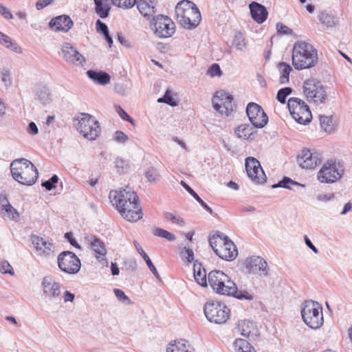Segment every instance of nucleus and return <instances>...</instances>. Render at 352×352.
Here are the masks:
<instances>
[{
  "instance_id": "obj_34",
  "label": "nucleus",
  "mask_w": 352,
  "mask_h": 352,
  "mask_svg": "<svg viewBox=\"0 0 352 352\" xmlns=\"http://www.w3.org/2000/svg\"><path fill=\"white\" fill-rule=\"evenodd\" d=\"M194 277L196 282L202 287H206L208 282L206 277V272L204 269H201L199 265L197 267L195 264L194 265Z\"/></svg>"
},
{
  "instance_id": "obj_28",
  "label": "nucleus",
  "mask_w": 352,
  "mask_h": 352,
  "mask_svg": "<svg viewBox=\"0 0 352 352\" xmlns=\"http://www.w3.org/2000/svg\"><path fill=\"white\" fill-rule=\"evenodd\" d=\"M34 94L36 99L43 104H47L52 101L50 89L45 85L36 86L34 89Z\"/></svg>"
},
{
  "instance_id": "obj_18",
  "label": "nucleus",
  "mask_w": 352,
  "mask_h": 352,
  "mask_svg": "<svg viewBox=\"0 0 352 352\" xmlns=\"http://www.w3.org/2000/svg\"><path fill=\"white\" fill-rule=\"evenodd\" d=\"M62 54L65 60L75 66L82 67L85 58L69 43H65L62 46Z\"/></svg>"
},
{
  "instance_id": "obj_44",
  "label": "nucleus",
  "mask_w": 352,
  "mask_h": 352,
  "mask_svg": "<svg viewBox=\"0 0 352 352\" xmlns=\"http://www.w3.org/2000/svg\"><path fill=\"white\" fill-rule=\"evenodd\" d=\"M157 102L160 103H166L171 107L177 105V102L171 96L170 89H167L163 97L158 98Z\"/></svg>"
},
{
  "instance_id": "obj_33",
  "label": "nucleus",
  "mask_w": 352,
  "mask_h": 352,
  "mask_svg": "<svg viewBox=\"0 0 352 352\" xmlns=\"http://www.w3.org/2000/svg\"><path fill=\"white\" fill-rule=\"evenodd\" d=\"M236 352H256L254 347L246 340L241 338L236 339L234 342Z\"/></svg>"
},
{
  "instance_id": "obj_14",
  "label": "nucleus",
  "mask_w": 352,
  "mask_h": 352,
  "mask_svg": "<svg viewBox=\"0 0 352 352\" xmlns=\"http://www.w3.org/2000/svg\"><path fill=\"white\" fill-rule=\"evenodd\" d=\"M59 269L69 274H77L81 267V262L76 254L70 251H63L57 257Z\"/></svg>"
},
{
  "instance_id": "obj_57",
  "label": "nucleus",
  "mask_w": 352,
  "mask_h": 352,
  "mask_svg": "<svg viewBox=\"0 0 352 352\" xmlns=\"http://www.w3.org/2000/svg\"><path fill=\"white\" fill-rule=\"evenodd\" d=\"M115 164L116 168H117V171L119 173H124V172L126 171V164L123 160L117 158L116 160Z\"/></svg>"
},
{
  "instance_id": "obj_10",
  "label": "nucleus",
  "mask_w": 352,
  "mask_h": 352,
  "mask_svg": "<svg viewBox=\"0 0 352 352\" xmlns=\"http://www.w3.org/2000/svg\"><path fill=\"white\" fill-rule=\"evenodd\" d=\"M76 121L77 122L75 124V126L77 131L86 139L94 140L98 136L100 128L99 122L94 116L88 113H81L76 119Z\"/></svg>"
},
{
  "instance_id": "obj_61",
  "label": "nucleus",
  "mask_w": 352,
  "mask_h": 352,
  "mask_svg": "<svg viewBox=\"0 0 352 352\" xmlns=\"http://www.w3.org/2000/svg\"><path fill=\"white\" fill-rule=\"evenodd\" d=\"M128 136L120 131H117L115 133V140L120 143H124L128 140Z\"/></svg>"
},
{
  "instance_id": "obj_55",
  "label": "nucleus",
  "mask_w": 352,
  "mask_h": 352,
  "mask_svg": "<svg viewBox=\"0 0 352 352\" xmlns=\"http://www.w3.org/2000/svg\"><path fill=\"white\" fill-rule=\"evenodd\" d=\"M145 176L149 182H155L157 179L158 174L155 169L149 168L146 173Z\"/></svg>"
},
{
  "instance_id": "obj_16",
  "label": "nucleus",
  "mask_w": 352,
  "mask_h": 352,
  "mask_svg": "<svg viewBox=\"0 0 352 352\" xmlns=\"http://www.w3.org/2000/svg\"><path fill=\"white\" fill-rule=\"evenodd\" d=\"M246 113L251 124L255 128H263L268 122L267 116L262 107L255 102L248 103Z\"/></svg>"
},
{
  "instance_id": "obj_8",
  "label": "nucleus",
  "mask_w": 352,
  "mask_h": 352,
  "mask_svg": "<svg viewBox=\"0 0 352 352\" xmlns=\"http://www.w3.org/2000/svg\"><path fill=\"white\" fill-rule=\"evenodd\" d=\"M343 164L335 160H329L323 164L317 174V179L320 183L332 184L340 179L344 175Z\"/></svg>"
},
{
  "instance_id": "obj_46",
  "label": "nucleus",
  "mask_w": 352,
  "mask_h": 352,
  "mask_svg": "<svg viewBox=\"0 0 352 352\" xmlns=\"http://www.w3.org/2000/svg\"><path fill=\"white\" fill-rule=\"evenodd\" d=\"M292 89L291 87H284L278 90L276 96L278 101L282 104L286 102V98L292 94Z\"/></svg>"
},
{
  "instance_id": "obj_42",
  "label": "nucleus",
  "mask_w": 352,
  "mask_h": 352,
  "mask_svg": "<svg viewBox=\"0 0 352 352\" xmlns=\"http://www.w3.org/2000/svg\"><path fill=\"white\" fill-rule=\"evenodd\" d=\"M1 212L5 214L8 218L12 220H15L19 217L18 212L10 204L6 206L3 205L1 208Z\"/></svg>"
},
{
  "instance_id": "obj_22",
  "label": "nucleus",
  "mask_w": 352,
  "mask_h": 352,
  "mask_svg": "<svg viewBox=\"0 0 352 352\" xmlns=\"http://www.w3.org/2000/svg\"><path fill=\"white\" fill-rule=\"evenodd\" d=\"M32 243L40 256H49L54 252L55 247L51 241L38 236H32Z\"/></svg>"
},
{
  "instance_id": "obj_3",
  "label": "nucleus",
  "mask_w": 352,
  "mask_h": 352,
  "mask_svg": "<svg viewBox=\"0 0 352 352\" xmlns=\"http://www.w3.org/2000/svg\"><path fill=\"white\" fill-rule=\"evenodd\" d=\"M10 170L13 179L23 185H33L38 177L36 168L30 160L25 158L12 161Z\"/></svg>"
},
{
  "instance_id": "obj_20",
  "label": "nucleus",
  "mask_w": 352,
  "mask_h": 352,
  "mask_svg": "<svg viewBox=\"0 0 352 352\" xmlns=\"http://www.w3.org/2000/svg\"><path fill=\"white\" fill-rule=\"evenodd\" d=\"M246 267L248 271L253 274L261 276H267L268 267L267 262L261 257L253 256L246 260Z\"/></svg>"
},
{
  "instance_id": "obj_13",
  "label": "nucleus",
  "mask_w": 352,
  "mask_h": 352,
  "mask_svg": "<svg viewBox=\"0 0 352 352\" xmlns=\"http://www.w3.org/2000/svg\"><path fill=\"white\" fill-rule=\"evenodd\" d=\"M151 29L159 38L170 37L175 31L174 22L167 16L158 14L151 21Z\"/></svg>"
},
{
  "instance_id": "obj_30",
  "label": "nucleus",
  "mask_w": 352,
  "mask_h": 352,
  "mask_svg": "<svg viewBox=\"0 0 352 352\" xmlns=\"http://www.w3.org/2000/svg\"><path fill=\"white\" fill-rule=\"evenodd\" d=\"M95 12L100 18H107L109 14L111 6L109 0H94Z\"/></svg>"
},
{
  "instance_id": "obj_27",
  "label": "nucleus",
  "mask_w": 352,
  "mask_h": 352,
  "mask_svg": "<svg viewBox=\"0 0 352 352\" xmlns=\"http://www.w3.org/2000/svg\"><path fill=\"white\" fill-rule=\"evenodd\" d=\"M249 8L252 19L257 23H262L266 20L268 12L265 6L254 1L249 5Z\"/></svg>"
},
{
  "instance_id": "obj_62",
  "label": "nucleus",
  "mask_w": 352,
  "mask_h": 352,
  "mask_svg": "<svg viewBox=\"0 0 352 352\" xmlns=\"http://www.w3.org/2000/svg\"><path fill=\"white\" fill-rule=\"evenodd\" d=\"M65 239H67V241L69 242V243L78 248V249H80V246L79 245V244L77 243V241H76V239L73 237V234L72 232H66L65 234Z\"/></svg>"
},
{
  "instance_id": "obj_38",
  "label": "nucleus",
  "mask_w": 352,
  "mask_h": 352,
  "mask_svg": "<svg viewBox=\"0 0 352 352\" xmlns=\"http://www.w3.org/2000/svg\"><path fill=\"white\" fill-rule=\"evenodd\" d=\"M318 19L320 23L325 25L327 28H332L336 26L337 21L335 16L331 14L326 12H322L318 16Z\"/></svg>"
},
{
  "instance_id": "obj_35",
  "label": "nucleus",
  "mask_w": 352,
  "mask_h": 352,
  "mask_svg": "<svg viewBox=\"0 0 352 352\" xmlns=\"http://www.w3.org/2000/svg\"><path fill=\"white\" fill-rule=\"evenodd\" d=\"M278 67L280 72V82L281 84L287 83L289 82L290 72L292 70L291 66L289 64L282 62L278 64Z\"/></svg>"
},
{
  "instance_id": "obj_56",
  "label": "nucleus",
  "mask_w": 352,
  "mask_h": 352,
  "mask_svg": "<svg viewBox=\"0 0 352 352\" xmlns=\"http://www.w3.org/2000/svg\"><path fill=\"white\" fill-rule=\"evenodd\" d=\"M116 111L120 117L133 124V120L127 114V113L120 106L116 107Z\"/></svg>"
},
{
  "instance_id": "obj_2",
  "label": "nucleus",
  "mask_w": 352,
  "mask_h": 352,
  "mask_svg": "<svg viewBox=\"0 0 352 352\" xmlns=\"http://www.w3.org/2000/svg\"><path fill=\"white\" fill-rule=\"evenodd\" d=\"M317 61V51L310 43L304 41L295 43L292 51V65L296 69L312 67Z\"/></svg>"
},
{
  "instance_id": "obj_6",
  "label": "nucleus",
  "mask_w": 352,
  "mask_h": 352,
  "mask_svg": "<svg viewBox=\"0 0 352 352\" xmlns=\"http://www.w3.org/2000/svg\"><path fill=\"white\" fill-rule=\"evenodd\" d=\"M208 280L212 290L217 294L232 296L236 292L235 283L221 270L210 272L208 275Z\"/></svg>"
},
{
  "instance_id": "obj_63",
  "label": "nucleus",
  "mask_w": 352,
  "mask_h": 352,
  "mask_svg": "<svg viewBox=\"0 0 352 352\" xmlns=\"http://www.w3.org/2000/svg\"><path fill=\"white\" fill-rule=\"evenodd\" d=\"M113 293L120 300L129 301V297L125 295L122 290L116 288L113 289Z\"/></svg>"
},
{
  "instance_id": "obj_26",
  "label": "nucleus",
  "mask_w": 352,
  "mask_h": 352,
  "mask_svg": "<svg viewBox=\"0 0 352 352\" xmlns=\"http://www.w3.org/2000/svg\"><path fill=\"white\" fill-rule=\"evenodd\" d=\"M321 160L316 154H313L309 150H303L298 157V163L300 167L305 169L314 168Z\"/></svg>"
},
{
  "instance_id": "obj_58",
  "label": "nucleus",
  "mask_w": 352,
  "mask_h": 352,
  "mask_svg": "<svg viewBox=\"0 0 352 352\" xmlns=\"http://www.w3.org/2000/svg\"><path fill=\"white\" fill-rule=\"evenodd\" d=\"M276 29L277 32L278 33L283 34H292V30L287 27V25L283 24L282 23H276Z\"/></svg>"
},
{
  "instance_id": "obj_49",
  "label": "nucleus",
  "mask_w": 352,
  "mask_h": 352,
  "mask_svg": "<svg viewBox=\"0 0 352 352\" xmlns=\"http://www.w3.org/2000/svg\"><path fill=\"white\" fill-rule=\"evenodd\" d=\"M58 181V177L56 175H54L50 179L47 181H45L42 183V186L45 188L47 190H52L55 188V184H56Z\"/></svg>"
},
{
  "instance_id": "obj_29",
  "label": "nucleus",
  "mask_w": 352,
  "mask_h": 352,
  "mask_svg": "<svg viewBox=\"0 0 352 352\" xmlns=\"http://www.w3.org/2000/svg\"><path fill=\"white\" fill-rule=\"evenodd\" d=\"M87 76L96 84L105 85L110 81V76L104 72H97L94 70H88L87 72Z\"/></svg>"
},
{
  "instance_id": "obj_21",
  "label": "nucleus",
  "mask_w": 352,
  "mask_h": 352,
  "mask_svg": "<svg viewBox=\"0 0 352 352\" xmlns=\"http://www.w3.org/2000/svg\"><path fill=\"white\" fill-rule=\"evenodd\" d=\"M85 241L95 252L96 257L98 261L107 262V260L102 258L107 254L105 245L98 237L92 234H85Z\"/></svg>"
},
{
  "instance_id": "obj_47",
  "label": "nucleus",
  "mask_w": 352,
  "mask_h": 352,
  "mask_svg": "<svg viewBox=\"0 0 352 352\" xmlns=\"http://www.w3.org/2000/svg\"><path fill=\"white\" fill-rule=\"evenodd\" d=\"M320 122L321 127L327 132H330L333 129L332 120L330 117L325 116H320Z\"/></svg>"
},
{
  "instance_id": "obj_32",
  "label": "nucleus",
  "mask_w": 352,
  "mask_h": 352,
  "mask_svg": "<svg viewBox=\"0 0 352 352\" xmlns=\"http://www.w3.org/2000/svg\"><path fill=\"white\" fill-rule=\"evenodd\" d=\"M0 43L16 53L21 54L22 52L21 47L16 43L12 42L8 36L1 32H0Z\"/></svg>"
},
{
  "instance_id": "obj_50",
  "label": "nucleus",
  "mask_w": 352,
  "mask_h": 352,
  "mask_svg": "<svg viewBox=\"0 0 352 352\" xmlns=\"http://www.w3.org/2000/svg\"><path fill=\"white\" fill-rule=\"evenodd\" d=\"M0 272L2 274H9L10 275L14 274L12 267L7 261H3L0 263Z\"/></svg>"
},
{
  "instance_id": "obj_23",
  "label": "nucleus",
  "mask_w": 352,
  "mask_h": 352,
  "mask_svg": "<svg viewBox=\"0 0 352 352\" xmlns=\"http://www.w3.org/2000/svg\"><path fill=\"white\" fill-rule=\"evenodd\" d=\"M135 5L144 18L148 20H153L156 14V2L155 0H135Z\"/></svg>"
},
{
  "instance_id": "obj_45",
  "label": "nucleus",
  "mask_w": 352,
  "mask_h": 352,
  "mask_svg": "<svg viewBox=\"0 0 352 352\" xmlns=\"http://www.w3.org/2000/svg\"><path fill=\"white\" fill-rule=\"evenodd\" d=\"M113 5L116 7L129 9L135 6V0H111Z\"/></svg>"
},
{
  "instance_id": "obj_54",
  "label": "nucleus",
  "mask_w": 352,
  "mask_h": 352,
  "mask_svg": "<svg viewBox=\"0 0 352 352\" xmlns=\"http://www.w3.org/2000/svg\"><path fill=\"white\" fill-rule=\"evenodd\" d=\"M1 80L4 82L6 87H10L12 85L10 72L8 69H3L1 71Z\"/></svg>"
},
{
  "instance_id": "obj_52",
  "label": "nucleus",
  "mask_w": 352,
  "mask_h": 352,
  "mask_svg": "<svg viewBox=\"0 0 352 352\" xmlns=\"http://www.w3.org/2000/svg\"><path fill=\"white\" fill-rule=\"evenodd\" d=\"M181 256L183 257V258H185L186 261L188 263H190L193 261L194 259V252L193 251L188 248H186V247H184L182 251H181Z\"/></svg>"
},
{
  "instance_id": "obj_12",
  "label": "nucleus",
  "mask_w": 352,
  "mask_h": 352,
  "mask_svg": "<svg viewBox=\"0 0 352 352\" xmlns=\"http://www.w3.org/2000/svg\"><path fill=\"white\" fill-rule=\"evenodd\" d=\"M303 93L308 101L316 104L324 102L327 97L324 85L314 78L308 79L304 82Z\"/></svg>"
},
{
  "instance_id": "obj_5",
  "label": "nucleus",
  "mask_w": 352,
  "mask_h": 352,
  "mask_svg": "<svg viewBox=\"0 0 352 352\" xmlns=\"http://www.w3.org/2000/svg\"><path fill=\"white\" fill-rule=\"evenodd\" d=\"M209 243L215 254L223 260L232 261L237 256L236 245L223 233L214 234L209 239Z\"/></svg>"
},
{
  "instance_id": "obj_43",
  "label": "nucleus",
  "mask_w": 352,
  "mask_h": 352,
  "mask_svg": "<svg viewBox=\"0 0 352 352\" xmlns=\"http://www.w3.org/2000/svg\"><path fill=\"white\" fill-rule=\"evenodd\" d=\"M235 134L239 138L248 139L252 133L250 132L249 125L245 124L237 127Z\"/></svg>"
},
{
  "instance_id": "obj_60",
  "label": "nucleus",
  "mask_w": 352,
  "mask_h": 352,
  "mask_svg": "<svg viewBox=\"0 0 352 352\" xmlns=\"http://www.w3.org/2000/svg\"><path fill=\"white\" fill-rule=\"evenodd\" d=\"M0 14H1L6 19H13V15L10 10L1 3H0Z\"/></svg>"
},
{
  "instance_id": "obj_4",
  "label": "nucleus",
  "mask_w": 352,
  "mask_h": 352,
  "mask_svg": "<svg viewBox=\"0 0 352 352\" xmlns=\"http://www.w3.org/2000/svg\"><path fill=\"white\" fill-rule=\"evenodd\" d=\"M177 21L186 29L192 30L200 23L201 13L195 3L190 1H182L175 7Z\"/></svg>"
},
{
  "instance_id": "obj_11",
  "label": "nucleus",
  "mask_w": 352,
  "mask_h": 352,
  "mask_svg": "<svg viewBox=\"0 0 352 352\" xmlns=\"http://www.w3.org/2000/svg\"><path fill=\"white\" fill-rule=\"evenodd\" d=\"M287 107L293 119L301 124H307L311 121L312 115L309 107L298 98H290Z\"/></svg>"
},
{
  "instance_id": "obj_17",
  "label": "nucleus",
  "mask_w": 352,
  "mask_h": 352,
  "mask_svg": "<svg viewBox=\"0 0 352 352\" xmlns=\"http://www.w3.org/2000/svg\"><path fill=\"white\" fill-rule=\"evenodd\" d=\"M245 169L249 177L258 184H263L266 181V175L258 160L253 157H248L245 160Z\"/></svg>"
},
{
  "instance_id": "obj_40",
  "label": "nucleus",
  "mask_w": 352,
  "mask_h": 352,
  "mask_svg": "<svg viewBox=\"0 0 352 352\" xmlns=\"http://www.w3.org/2000/svg\"><path fill=\"white\" fill-rule=\"evenodd\" d=\"M292 186H298L305 187V185L300 184L297 182H294L289 177H285L281 181H280L277 184H274L272 186L273 188L276 187H282L288 189H292Z\"/></svg>"
},
{
  "instance_id": "obj_39",
  "label": "nucleus",
  "mask_w": 352,
  "mask_h": 352,
  "mask_svg": "<svg viewBox=\"0 0 352 352\" xmlns=\"http://www.w3.org/2000/svg\"><path fill=\"white\" fill-rule=\"evenodd\" d=\"M232 45L236 50L243 52L246 48L245 38L241 32H236L232 41Z\"/></svg>"
},
{
  "instance_id": "obj_19",
  "label": "nucleus",
  "mask_w": 352,
  "mask_h": 352,
  "mask_svg": "<svg viewBox=\"0 0 352 352\" xmlns=\"http://www.w3.org/2000/svg\"><path fill=\"white\" fill-rule=\"evenodd\" d=\"M43 295L50 299L58 298L61 294V284L51 276H45L41 283Z\"/></svg>"
},
{
  "instance_id": "obj_24",
  "label": "nucleus",
  "mask_w": 352,
  "mask_h": 352,
  "mask_svg": "<svg viewBox=\"0 0 352 352\" xmlns=\"http://www.w3.org/2000/svg\"><path fill=\"white\" fill-rule=\"evenodd\" d=\"M74 23L67 15H60L53 18L49 23L50 28L54 32H67Z\"/></svg>"
},
{
  "instance_id": "obj_48",
  "label": "nucleus",
  "mask_w": 352,
  "mask_h": 352,
  "mask_svg": "<svg viewBox=\"0 0 352 352\" xmlns=\"http://www.w3.org/2000/svg\"><path fill=\"white\" fill-rule=\"evenodd\" d=\"M164 217L167 220L171 221L173 223L178 224L181 227L184 226L185 222L179 216H176L170 212H165Z\"/></svg>"
},
{
  "instance_id": "obj_1",
  "label": "nucleus",
  "mask_w": 352,
  "mask_h": 352,
  "mask_svg": "<svg viewBox=\"0 0 352 352\" xmlns=\"http://www.w3.org/2000/svg\"><path fill=\"white\" fill-rule=\"evenodd\" d=\"M109 198L120 215L126 221L135 222L143 213L136 193L129 186L120 190H111Z\"/></svg>"
},
{
  "instance_id": "obj_51",
  "label": "nucleus",
  "mask_w": 352,
  "mask_h": 352,
  "mask_svg": "<svg viewBox=\"0 0 352 352\" xmlns=\"http://www.w3.org/2000/svg\"><path fill=\"white\" fill-rule=\"evenodd\" d=\"M207 74L211 77L220 76L222 72L219 65L217 63H214L208 69Z\"/></svg>"
},
{
  "instance_id": "obj_41",
  "label": "nucleus",
  "mask_w": 352,
  "mask_h": 352,
  "mask_svg": "<svg viewBox=\"0 0 352 352\" xmlns=\"http://www.w3.org/2000/svg\"><path fill=\"white\" fill-rule=\"evenodd\" d=\"M153 235L166 239L168 241H174L176 239L175 236L171 232L160 228H156L153 230Z\"/></svg>"
},
{
  "instance_id": "obj_36",
  "label": "nucleus",
  "mask_w": 352,
  "mask_h": 352,
  "mask_svg": "<svg viewBox=\"0 0 352 352\" xmlns=\"http://www.w3.org/2000/svg\"><path fill=\"white\" fill-rule=\"evenodd\" d=\"M182 186L188 192V193L197 201H198L200 205L210 214L212 213V208L207 205L206 203H205L200 197L195 192V191L189 186L185 182L182 181L181 182Z\"/></svg>"
},
{
  "instance_id": "obj_25",
  "label": "nucleus",
  "mask_w": 352,
  "mask_h": 352,
  "mask_svg": "<svg viewBox=\"0 0 352 352\" xmlns=\"http://www.w3.org/2000/svg\"><path fill=\"white\" fill-rule=\"evenodd\" d=\"M239 331L244 337L250 340H254L259 336V333L256 324L250 320H239L237 324Z\"/></svg>"
},
{
  "instance_id": "obj_9",
  "label": "nucleus",
  "mask_w": 352,
  "mask_h": 352,
  "mask_svg": "<svg viewBox=\"0 0 352 352\" xmlns=\"http://www.w3.org/2000/svg\"><path fill=\"white\" fill-rule=\"evenodd\" d=\"M206 318L216 324L225 323L230 318V309L223 302L209 300L204 307Z\"/></svg>"
},
{
  "instance_id": "obj_53",
  "label": "nucleus",
  "mask_w": 352,
  "mask_h": 352,
  "mask_svg": "<svg viewBox=\"0 0 352 352\" xmlns=\"http://www.w3.org/2000/svg\"><path fill=\"white\" fill-rule=\"evenodd\" d=\"M232 296H234L237 299L239 300H252L253 298L252 294H250L247 291H241L236 289V293H234Z\"/></svg>"
},
{
  "instance_id": "obj_7",
  "label": "nucleus",
  "mask_w": 352,
  "mask_h": 352,
  "mask_svg": "<svg viewBox=\"0 0 352 352\" xmlns=\"http://www.w3.org/2000/svg\"><path fill=\"white\" fill-rule=\"evenodd\" d=\"M303 322L311 329H319L324 323L322 305L314 300H305L301 308Z\"/></svg>"
},
{
  "instance_id": "obj_31",
  "label": "nucleus",
  "mask_w": 352,
  "mask_h": 352,
  "mask_svg": "<svg viewBox=\"0 0 352 352\" xmlns=\"http://www.w3.org/2000/svg\"><path fill=\"white\" fill-rule=\"evenodd\" d=\"M134 245L135 246L137 251L142 256V258L145 261L146 263L147 264L148 268L152 272L153 275L155 276L156 278L160 279V274H158L157 269L153 264L151 260L150 259L147 254L144 251V250L141 248L140 244L136 241H134Z\"/></svg>"
},
{
  "instance_id": "obj_37",
  "label": "nucleus",
  "mask_w": 352,
  "mask_h": 352,
  "mask_svg": "<svg viewBox=\"0 0 352 352\" xmlns=\"http://www.w3.org/2000/svg\"><path fill=\"white\" fill-rule=\"evenodd\" d=\"M188 342L184 340H180L175 342V344H170L167 346V352H190L187 346Z\"/></svg>"
},
{
  "instance_id": "obj_64",
  "label": "nucleus",
  "mask_w": 352,
  "mask_h": 352,
  "mask_svg": "<svg viewBox=\"0 0 352 352\" xmlns=\"http://www.w3.org/2000/svg\"><path fill=\"white\" fill-rule=\"evenodd\" d=\"M54 0H38L36 3V8L38 10H42L46 6L52 4Z\"/></svg>"
},
{
  "instance_id": "obj_59",
  "label": "nucleus",
  "mask_w": 352,
  "mask_h": 352,
  "mask_svg": "<svg viewBox=\"0 0 352 352\" xmlns=\"http://www.w3.org/2000/svg\"><path fill=\"white\" fill-rule=\"evenodd\" d=\"M96 29L97 32L102 34L105 32L107 33V31L109 30L107 25L100 19H98L96 22Z\"/></svg>"
},
{
  "instance_id": "obj_15",
  "label": "nucleus",
  "mask_w": 352,
  "mask_h": 352,
  "mask_svg": "<svg viewBox=\"0 0 352 352\" xmlns=\"http://www.w3.org/2000/svg\"><path fill=\"white\" fill-rule=\"evenodd\" d=\"M212 106L221 115L228 116L235 107L234 98L224 91H217L212 98Z\"/></svg>"
}]
</instances>
